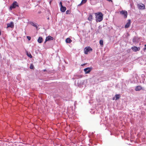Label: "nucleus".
<instances>
[{
    "label": "nucleus",
    "mask_w": 146,
    "mask_h": 146,
    "mask_svg": "<svg viewBox=\"0 0 146 146\" xmlns=\"http://www.w3.org/2000/svg\"><path fill=\"white\" fill-rule=\"evenodd\" d=\"M84 65V64H83V65H82V66H83Z\"/></svg>",
    "instance_id": "27"
},
{
    "label": "nucleus",
    "mask_w": 146,
    "mask_h": 146,
    "mask_svg": "<svg viewBox=\"0 0 146 146\" xmlns=\"http://www.w3.org/2000/svg\"><path fill=\"white\" fill-rule=\"evenodd\" d=\"M60 7L63 6L62 5V3L61 2H60Z\"/></svg>",
    "instance_id": "24"
},
{
    "label": "nucleus",
    "mask_w": 146,
    "mask_h": 146,
    "mask_svg": "<svg viewBox=\"0 0 146 146\" xmlns=\"http://www.w3.org/2000/svg\"><path fill=\"white\" fill-rule=\"evenodd\" d=\"M131 23V21L130 19H128V20L127 23L126 24V25H125V28H127L129 27Z\"/></svg>",
    "instance_id": "8"
},
{
    "label": "nucleus",
    "mask_w": 146,
    "mask_h": 146,
    "mask_svg": "<svg viewBox=\"0 0 146 146\" xmlns=\"http://www.w3.org/2000/svg\"><path fill=\"white\" fill-rule=\"evenodd\" d=\"M71 12V11L69 10H67L66 11V14H69Z\"/></svg>",
    "instance_id": "21"
},
{
    "label": "nucleus",
    "mask_w": 146,
    "mask_h": 146,
    "mask_svg": "<svg viewBox=\"0 0 146 146\" xmlns=\"http://www.w3.org/2000/svg\"><path fill=\"white\" fill-rule=\"evenodd\" d=\"M92 68L89 67L86 68L84 69V71L86 74L89 73L92 70Z\"/></svg>",
    "instance_id": "7"
},
{
    "label": "nucleus",
    "mask_w": 146,
    "mask_h": 146,
    "mask_svg": "<svg viewBox=\"0 0 146 146\" xmlns=\"http://www.w3.org/2000/svg\"><path fill=\"white\" fill-rule=\"evenodd\" d=\"M132 50L134 52H136L137 51H139L140 49L139 47H137L136 46H134L132 47L131 48Z\"/></svg>",
    "instance_id": "9"
},
{
    "label": "nucleus",
    "mask_w": 146,
    "mask_h": 146,
    "mask_svg": "<svg viewBox=\"0 0 146 146\" xmlns=\"http://www.w3.org/2000/svg\"><path fill=\"white\" fill-rule=\"evenodd\" d=\"M142 89V87L140 86H137L135 88V90L136 91H139Z\"/></svg>",
    "instance_id": "10"
},
{
    "label": "nucleus",
    "mask_w": 146,
    "mask_h": 146,
    "mask_svg": "<svg viewBox=\"0 0 146 146\" xmlns=\"http://www.w3.org/2000/svg\"><path fill=\"white\" fill-rule=\"evenodd\" d=\"M30 68L31 69H33L34 68L32 64H31L30 66Z\"/></svg>",
    "instance_id": "22"
},
{
    "label": "nucleus",
    "mask_w": 146,
    "mask_h": 146,
    "mask_svg": "<svg viewBox=\"0 0 146 146\" xmlns=\"http://www.w3.org/2000/svg\"><path fill=\"white\" fill-rule=\"evenodd\" d=\"M48 19H49V18H48Z\"/></svg>",
    "instance_id": "28"
},
{
    "label": "nucleus",
    "mask_w": 146,
    "mask_h": 146,
    "mask_svg": "<svg viewBox=\"0 0 146 146\" xmlns=\"http://www.w3.org/2000/svg\"><path fill=\"white\" fill-rule=\"evenodd\" d=\"M54 39V38L53 37L50 36H48L46 37L45 41L44 42V44H45L46 42L50 40H53Z\"/></svg>",
    "instance_id": "6"
},
{
    "label": "nucleus",
    "mask_w": 146,
    "mask_h": 146,
    "mask_svg": "<svg viewBox=\"0 0 146 146\" xmlns=\"http://www.w3.org/2000/svg\"><path fill=\"white\" fill-rule=\"evenodd\" d=\"M115 96V100H117L120 98V96L119 94H116Z\"/></svg>",
    "instance_id": "18"
},
{
    "label": "nucleus",
    "mask_w": 146,
    "mask_h": 146,
    "mask_svg": "<svg viewBox=\"0 0 146 146\" xmlns=\"http://www.w3.org/2000/svg\"><path fill=\"white\" fill-rule=\"evenodd\" d=\"M72 41L70 38H67L66 40V42L68 43H70Z\"/></svg>",
    "instance_id": "14"
},
{
    "label": "nucleus",
    "mask_w": 146,
    "mask_h": 146,
    "mask_svg": "<svg viewBox=\"0 0 146 146\" xmlns=\"http://www.w3.org/2000/svg\"><path fill=\"white\" fill-rule=\"evenodd\" d=\"M93 19V16L91 14L89 15V17L88 18V19L90 21H92Z\"/></svg>",
    "instance_id": "11"
},
{
    "label": "nucleus",
    "mask_w": 146,
    "mask_h": 146,
    "mask_svg": "<svg viewBox=\"0 0 146 146\" xmlns=\"http://www.w3.org/2000/svg\"><path fill=\"white\" fill-rule=\"evenodd\" d=\"M95 15L96 16V21L97 22H100L103 20V15L102 13L99 12L95 13Z\"/></svg>",
    "instance_id": "1"
},
{
    "label": "nucleus",
    "mask_w": 146,
    "mask_h": 146,
    "mask_svg": "<svg viewBox=\"0 0 146 146\" xmlns=\"http://www.w3.org/2000/svg\"><path fill=\"white\" fill-rule=\"evenodd\" d=\"M27 38L29 40H31V38L30 36H27Z\"/></svg>",
    "instance_id": "23"
},
{
    "label": "nucleus",
    "mask_w": 146,
    "mask_h": 146,
    "mask_svg": "<svg viewBox=\"0 0 146 146\" xmlns=\"http://www.w3.org/2000/svg\"><path fill=\"white\" fill-rule=\"evenodd\" d=\"M145 47L144 48V50H145L146 49V44H145Z\"/></svg>",
    "instance_id": "25"
},
{
    "label": "nucleus",
    "mask_w": 146,
    "mask_h": 146,
    "mask_svg": "<svg viewBox=\"0 0 146 146\" xmlns=\"http://www.w3.org/2000/svg\"><path fill=\"white\" fill-rule=\"evenodd\" d=\"M7 28H8L9 27H10L13 28L14 27V25L13 23V22H11L7 24Z\"/></svg>",
    "instance_id": "5"
},
{
    "label": "nucleus",
    "mask_w": 146,
    "mask_h": 146,
    "mask_svg": "<svg viewBox=\"0 0 146 146\" xmlns=\"http://www.w3.org/2000/svg\"><path fill=\"white\" fill-rule=\"evenodd\" d=\"M18 5L17 2L16 1H14L12 5L10 7L9 9L12 10L13 9L15 8L16 7H18Z\"/></svg>",
    "instance_id": "2"
},
{
    "label": "nucleus",
    "mask_w": 146,
    "mask_h": 146,
    "mask_svg": "<svg viewBox=\"0 0 146 146\" xmlns=\"http://www.w3.org/2000/svg\"><path fill=\"white\" fill-rule=\"evenodd\" d=\"M31 25H32L33 26L35 27L36 28V29H38V27L33 22H31Z\"/></svg>",
    "instance_id": "17"
},
{
    "label": "nucleus",
    "mask_w": 146,
    "mask_h": 146,
    "mask_svg": "<svg viewBox=\"0 0 146 146\" xmlns=\"http://www.w3.org/2000/svg\"><path fill=\"white\" fill-rule=\"evenodd\" d=\"M27 55L30 58H32V56L30 54V53H27Z\"/></svg>",
    "instance_id": "20"
},
{
    "label": "nucleus",
    "mask_w": 146,
    "mask_h": 146,
    "mask_svg": "<svg viewBox=\"0 0 146 146\" xmlns=\"http://www.w3.org/2000/svg\"><path fill=\"white\" fill-rule=\"evenodd\" d=\"M43 41V39L42 37H39L37 40L38 42L40 43H42Z\"/></svg>",
    "instance_id": "13"
},
{
    "label": "nucleus",
    "mask_w": 146,
    "mask_h": 146,
    "mask_svg": "<svg viewBox=\"0 0 146 146\" xmlns=\"http://www.w3.org/2000/svg\"><path fill=\"white\" fill-rule=\"evenodd\" d=\"M60 9L61 12H64L66 11V8L65 7L62 6L61 7Z\"/></svg>",
    "instance_id": "12"
},
{
    "label": "nucleus",
    "mask_w": 146,
    "mask_h": 146,
    "mask_svg": "<svg viewBox=\"0 0 146 146\" xmlns=\"http://www.w3.org/2000/svg\"><path fill=\"white\" fill-rule=\"evenodd\" d=\"M120 14L124 15V18H126L127 17V12L126 11L122 10L120 12Z\"/></svg>",
    "instance_id": "4"
},
{
    "label": "nucleus",
    "mask_w": 146,
    "mask_h": 146,
    "mask_svg": "<svg viewBox=\"0 0 146 146\" xmlns=\"http://www.w3.org/2000/svg\"><path fill=\"white\" fill-rule=\"evenodd\" d=\"M100 44L101 46H102L103 45V41L102 40H100Z\"/></svg>",
    "instance_id": "19"
},
{
    "label": "nucleus",
    "mask_w": 146,
    "mask_h": 146,
    "mask_svg": "<svg viewBox=\"0 0 146 146\" xmlns=\"http://www.w3.org/2000/svg\"><path fill=\"white\" fill-rule=\"evenodd\" d=\"M84 53L85 54H88V52L90 51H92V49L90 46H88L84 48Z\"/></svg>",
    "instance_id": "3"
},
{
    "label": "nucleus",
    "mask_w": 146,
    "mask_h": 146,
    "mask_svg": "<svg viewBox=\"0 0 146 146\" xmlns=\"http://www.w3.org/2000/svg\"><path fill=\"white\" fill-rule=\"evenodd\" d=\"M44 71H46V70L45 69V70H44Z\"/></svg>",
    "instance_id": "26"
},
{
    "label": "nucleus",
    "mask_w": 146,
    "mask_h": 146,
    "mask_svg": "<svg viewBox=\"0 0 146 146\" xmlns=\"http://www.w3.org/2000/svg\"><path fill=\"white\" fill-rule=\"evenodd\" d=\"M139 8L141 9H145V5L142 4V5L139 6Z\"/></svg>",
    "instance_id": "16"
},
{
    "label": "nucleus",
    "mask_w": 146,
    "mask_h": 146,
    "mask_svg": "<svg viewBox=\"0 0 146 146\" xmlns=\"http://www.w3.org/2000/svg\"><path fill=\"white\" fill-rule=\"evenodd\" d=\"M86 2V0H82L81 3L79 4L78 6H81L82 4L85 3Z\"/></svg>",
    "instance_id": "15"
}]
</instances>
